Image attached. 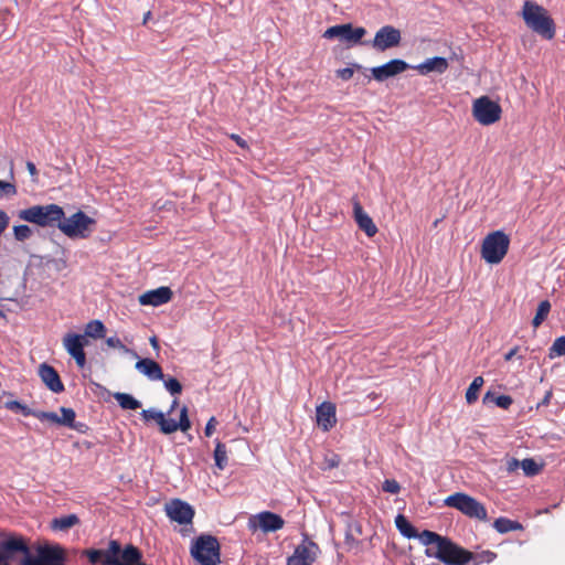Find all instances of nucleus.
<instances>
[{"label":"nucleus","instance_id":"obj_1","mask_svg":"<svg viewBox=\"0 0 565 565\" xmlns=\"http://www.w3.org/2000/svg\"><path fill=\"white\" fill-rule=\"evenodd\" d=\"M522 18L525 24L543 39H554L556 33L555 22L542 6L532 1H525L522 9Z\"/></svg>","mask_w":565,"mask_h":565},{"label":"nucleus","instance_id":"obj_2","mask_svg":"<svg viewBox=\"0 0 565 565\" xmlns=\"http://www.w3.org/2000/svg\"><path fill=\"white\" fill-rule=\"evenodd\" d=\"M67 554L60 544L36 543L31 545L30 554L20 559V565H65Z\"/></svg>","mask_w":565,"mask_h":565},{"label":"nucleus","instance_id":"obj_3","mask_svg":"<svg viewBox=\"0 0 565 565\" xmlns=\"http://www.w3.org/2000/svg\"><path fill=\"white\" fill-rule=\"evenodd\" d=\"M428 557L438 558L448 565H465L472 558L470 552L455 545L447 537H439V541L428 545L425 551Z\"/></svg>","mask_w":565,"mask_h":565},{"label":"nucleus","instance_id":"obj_4","mask_svg":"<svg viewBox=\"0 0 565 565\" xmlns=\"http://www.w3.org/2000/svg\"><path fill=\"white\" fill-rule=\"evenodd\" d=\"M20 220L41 227L58 228V223L64 216V210L57 204L33 205L18 213Z\"/></svg>","mask_w":565,"mask_h":565},{"label":"nucleus","instance_id":"obj_5","mask_svg":"<svg viewBox=\"0 0 565 565\" xmlns=\"http://www.w3.org/2000/svg\"><path fill=\"white\" fill-rule=\"evenodd\" d=\"M510 237L503 231L489 233L482 241L481 257L488 264H499L507 255Z\"/></svg>","mask_w":565,"mask_h":565},{"label":"nucleus","instance_id":"obj_6","mask_svg":"<svg viewBox=\"0 0 565 565\" xmlns=\"http://www.w3.org/2000/svg\"><path fill=\"white\" fill-rule=\"evenodd\" d=\"M191 555L199 565H217L220 563V543L210 534L200 535L191 546Z\"/></svg>","mask_w":565,"mask_h":565},{"label":"nucleus","instance_id":"obj_7","mask_svg":"<svg viewBox=\"0 0 565 565\" xmlns=\"http://www.w3.org/2000/svg\"><path fill=\"white\" fill-rule=\"evenodd\" d=\"M96 221L78 211L70 217L63 216L58 230L70 238H87L94 231Z\"/></svg>","mask_w":565,"mask_h":565},{"label":"nucleus","instance_id":"obj_8","mask_svg":"<svg viewBox=\"0 0 565 565\" xmlns=\"http://www.w3.org/2000/svg\"><path fill=\"white\" fill-rule=\"evenodd\" d=\"M164 512L172 522L183 525L180 530L182 536H188L193 532L192 524L195 512L188 502L173 499L166 503Z\"/></svg>","mask_w":565,"mask_h":565},{"label":"nucleus","instance_id":"obj_9","mask_svg":"<svg viewBox=\"0 0 565 565\" xmlns=\"http://www.w3.org/2000/svg\"><path fill=\"white\" fill-rule=\"evenodd\" d=\"M445 504L449 508L459 510L461 513L469 518H473L480 521L488 520L484 505L466 493L457 492L447 497L445 499Z\"/></svg>","mask_w":565,"mask_h":565},{"label":"nucleus","instance_id":"obj_10","mask_svg":"<svg viewBox=\"0 0 565 565\" xmlns=\"http://www.w3.org/2000/svg\"><path fill=\"white\" fill-rule=\"evenodd\" d=\"M127 546L122 550L118 541L111 540L107 550H84L82 554L88 558L92 564L102 563L103 565H125V555Z\"/></svg>","mask_w":565,"mask_h":565},{"label":"nucleus","instance_id":"obj_11","mask_svg":"<svg viewBox=\"0 0 565 565\" xmlns=\"http://www.w3.org/2000/svg\"><path fill=\"white\" fill-rule=\"evenodd\" d=\"M31 545H28L22 536L4 535L0 540V554H2V563L14 559L17 555H21V559H25L30 554Z\"/></svg>","mask_w":565,"mask_h":565},{"label":"nucleus","instance_id":"obj_12","mask_svg":"<svg viewBox=\"0 0 565 565\" xmlns=\"http://www.w3.org/2000/svg\"><path fill=\"white\" fill-rule=\"evenodd\" d=\"M473 117L482 125H491L500 119L501 107L489 97L482 96L475 100Z\"/></svg>","mask_w":565,"mask_h":565},{"label":"nucleus","instance_id":"obj_13","mask_svg":"<svg viewBox=\"0 0 565 565\" xmlns=\"http://www.w3.org/2000/svg\"><path fill=\"white\" fill-rule=\"evenodd\" d=\"M366 34V30L362 26L353 28L352 24H339L328 28L324 33V39L339 38L348 43H359Z\"/></svg>","mask_w":565,"mask_h":565},{"label":"nucleus","instance_id":"obj_14","mask_svg":"<svg viewBox=\"0 0 565 565\" xmlns=\"http://www.w3.org/2000/svg\"><path fill=\"white\" fill-rule=\"evenodd\" d=\"M401 31L393 25L382 26L374 35L372 45L375 50L384 52L401 44Z\"/></svg>","mask_w":565,"mask_h":565},{"label":"nucleus","instance_id":"obj_15","mask_svg":"<svg viewBox=\"0 0 565 565\" xmlns=\"http://www.w3.org/2000/svg\"><path fill=\"white\" fill-rule=\"evenodd\" d=\"M284 524L285 521L281 516L268 511L253 515L248 520V527L253 531L260 529L264 532H275L280 530Z\"/></svg>","mask_w":565,"mask_h":565},{"label":"nucleus","instance_id":"obj_16","mask_svg":"<svg viewBox=\"0 0 565 565\" xmlns=\"http://www.w3.org/2000/svg\"><path fill=\"white\" fill-rule=\"evenodd\" d=\"M88 344L85 335L76 334V333H67L63 338V345L67 353L75 359L76 364L79 367H84L86 364V354L84 352V347Z\"/></svg>","mask_w":565,"mask_h":565},{"label":"nucleus","instance_id":"obj_17","mask_svg":"<svg viewBox=\"0 0 565 565\" xmlns=\"http://www.w3.org/2000/svg\"><path fill=\"white\" fill-rule=\"evenodd\" d=\"M319 553V546L311 541L299 544L294 554L288 557L287 565H311Z\"/></svg>","mask_w":565,"mask_h":565},{"label":"nucleus","instance_id":"obj_18","mask_svg":"<svg viewBox=\"0 0 565 565\" xmlns=\"http://www.w3.org/2000/svg\"><path fill=\"white\" fill-rule=\"evenodd\" d=\"M408 67L409 65L405 61L395 58L381 66L373 67L371 72L376 81L383 82L390 77L405 72Z\"/></svg>","mask_w":565,"mask_h":565},{"label":"nucleus","instance_id":"obj_19","mask_svg":"<svg viewBox=\"0 0 565 565\" xmlns=\"http://www.w3.org/2000/svg\"><path fill=\"white\" fill-rule=\"evenodd\" d=\"M172 298V290L169 287H159L139 296L142 306L158 307L169 302Z\"/></svg>","mask_w":565,"mask_h":565},{"label":"nucleus","instance_id":"obj_20","mask_svg":"<svg viewBox=\"0 0 565 565\" xmlns=\"http://www.w3.org/2000/svg\"><path fill=\"white\" fill-rule=\"evenodd\" d=\"M39 375L42 382L53 393H62L64 391V385L60 379V375L53 366L46 363H42L39 367Z\"/></svg>","mask_w":565,"mask_h":565},{"label":"nucleus","instance_id":"obj_21","mask_svg":"<svg viewBox=\"0 0 565 565\" xmlns=\"http://www.w3.org/2000/svg\"><path fill=\"white\" fill-rule=\"evenodd\" d=\"M353 217L361 231L369 237L377 233V227L370 215L363 210L359 201L353 202Z\"/></svg>","mask_w":565,"mask_h":565},{"label":"nucleus","instance_id":"obj_22","mask_svg":"<svg viewBox=\"0 0 565 565\" xmlns=\"http://www.w3.org/2000/svg\"><path fill=\"white\" fill-rule=\"evenodd\" d=\"M316 417L318 426L324 431L330 430L335 422V406L332 403L324 402L317 407Z\"/></svg>","mask_w":565,"mask_h":565},{"label":"nucleus","instance_id":"obj_23","mask_svg":"<svg viewBox=\"0 0 565 565\" xmlns=\"http://www.w3.org/2000/svg\"><path fill=\"white\" fill-rule=\"evenodd\" d=\"M449 67L447 58L441 56H435L425 60L423 63L414 66L420 75H428L429 73L444 74Z\"/></svg>","mask_w":565,"mask_h":565},{"label":"nucleus","instance_id":"obj_24","mask_svg":"<svg viewBox=\"0 0 565 565\" xmlns=\"http://www.w3.org/2000/svg\"><path fill=\"white\" fill-rule=\"evenodd\" d=\"M136 369L151 381L164 380L161 366L151 359L139 360Z\"/></svg>","mask_w":565,"mask_h":565},{"label":"nucleus","instance_id":"obj_25","mask_svg":"<svg viewBox=\"0 0 565 565\" xmlns=\"http://www.w3.org/2000/svg\"><path fill=\"white\" fill-rule=\"evenodd\" d=\"M140 415L145 422L154 420L159 425L162 434L168 435V431L173 428L171 427V423H168V418L161 411L156 408L143 409Z\"/></svg>","mask_w":565,"mask_h":565},{"label":"nucleus","instance_id":"obj_26","mask_svg":"<svg viewBox=\"0 0 565 565\" xmlns=\"http://www.w3.org/2000/svg\"><path fill=\"white\" fill-rule=\"evenodd\" d=\"M79 519L76 514H67L60 518H55L51 521V527L54 531H67L71 527L77 525Z\"/></svg>","mask_w":565,"mask_h":565},{"label":"nucleus","instance_id":"obj_27","mask_svg":"<svg viewBox=\"0 0 565 565\" xmlns=\"http://www.w3.org/2000/svg\"><path fill=\"white\" fill-rule=\"evenodd\" d=\"M106 328L100 320H92L85 326L84 334L85 339H102L105 337Z\"/></svg>","mask_w":565,"mask_h":565},{"label":"nucleus","instance_id":"obj_28","mask_svg":"<svg viewBox=\"0 0 565 565\" xmlns=\"http://www.w3.org/2000/svg\"><path fill=\"white\" fill-rule=\"evenodd\" d=\"M168 423H171V427H173L171 430L168 431L169 434L175 433L177 430L186 431L191 428V423L188 416V408L183 406L180 411V418L179 422L168 418Z\"/></svg>","mask_w":565,"mask_h":565},{"label":"nucleus","instance_id":"obj_29","mask_svg":"<svg viewBox=\"0 0 565 565\" xmlns=\"http://www.w3.org/2000/svg\"><path fill=\"white\" fill-rule=\"evenodd\" d=\"M114 398L122 409L135 411L141 407V403L128 393H115Z\"/></svg>","mask_w":565,"mask_h":565},{"label":"nucleus","instance_id":"obj_30","mask_svg":"<svg viewBox=\"0 0 565 565\" xmlns=\"http://www.w3.org/2000/svg\"><path fill=\"white\" fill-rule=\"evenodd\" d=\"M395 525L405 537L413 539L417 536V531L404 515L398 514L395 518Z\"/></svg>","mask_w":565,"mask_h":565},{"label":"nucleus","instance_id":"obj_31","mask_svg":"<svg viewBox=\"0 0 565 565\" xmlns=\"http://www.w3.org/2000/svg\"><path fill=\"white\" fill-rule=\"evenodd\" d=\"M214 460L215 466L220 470H224L227 467L228 463V457H227V449L225 444L221 441H216L215 449H214Z\"/></svg>","mask_w":565,"mask_h":565},{"label":"nucleus","instance_id":"obj_32","mask_svg":"<svg viewBox=\"0 0 565 565\" xmlns=\"http://www.w3.org/2000/svg\"><path fill=\"white\" fill-rule=\"evenodd\" d=\"M493 526L500 533H507V532L516 531V530L522 529V525L519 522L512 521L507 518L497 519L494 521Z\"/></svg>","mask_w":565,"mask_h":565},{"label":"nucleus","instance_id":"obj_33","mask_svg":"<svg viewBox=\"0 0 565 565\" xmlns=\"http://www.w3.org/2000/svg\"><path fill=\"white\" fill-rule=\"evenodd\" d=\"M484 381L481 376H477L473 379L471 384L469 385L466 392V399L468 404H472L478 399V393L482 387Z\"/></svg>","mask_w":565,"mask_h":565},{"label":"nucleus","instance_id":"obj_34","mask_svg":"<svg viewBox=\"0 0 565 565\" xmlns=\"http://www.w3.org/2000/svg\"><path fill=\"white\" fill-rule=\"evenodd\" d=\"M550 310H551V303L547 300L540 302L536 313H535V317L532 320V324L534 328H537L541 326V323L546 319L547 315L550 313Z\"/></svg>","mask_w":565,"mask_h":565},{"label":"nucleus","instance_id":"obj_35","mask_svg":"<svg viewBox=\"0 0 565 565\" xmlns=\"http://www.w3.org/2000/svg\"><path fill=\"white\" fill-rule=\"evenodd\" d=\"M142 554L134 545H127V552L125 555V565H146L141 563Z\"/></svg>","mask_w":565,"mask_h":565},{"label":"nucleus","instance_id":"obj_36","mask_svg":"<svg viewBox=\"0 0 565 565\" xmlns=\"http://www.w3.org/2000/svg\"><path fill=\"white\" fill-rule=\"evenodd\" d=\"M489 402H493L497 406H499L503 409H508L511 406L513 401H512L511 396H509V395H500V396L494 397L490 392H488L483 396V403L487 404Z\"/></svg>","mask_w":565,"mask_h":565},{"label":"nucleus","instance_id":"obj_37","mask_svg":"<svg viewBox=\"0 0 565 565\" xmlns=\"http://www.w3.org/2000/svg\"><path fill=\"white\" fill-rule=\"evenodd\" d=\"M61 413H62V416H60V425H63V426H66L70 428H75L76 414H75L74 409L61 407Z\"/></svg>","mask_w":565,"mask_h":565},{"label":"nucleus","instance_id":"obj_38","mask_svg":"<svg viewBox=\"0 0 565 565\" xmlns=\"http://www.w3.org/2000/svg\"><path fill=\"white\" fill-rule=\"evenodd\" d=\"M565 355V335L555 339L552 347L550 348L548 356L551 359L559 358Z\"/></svg>","mask_w":565,"mask_h":565},{"label":"nucleus","instance_id":"obj_39","mask_svg":"<svg viewBox=\"0 0 565 565\" xmlns=\"http://www.w3.org/2000/svg\"><path fill=\"white\" fill-rule=\"evenodd\" d=\"M13 234L17 241L24 242L32 236L33 231L28 225H17L13 227Z\"/></svg>","mask_w":565,"mask_h":565},{"label":"nucleus","instance_id":"obj_40","mask_svg":"<svg viewBox=\"0 0 565 565\" xmlns=\"http://www.w3.org/2000/svg\"><path fill=\"white\" fill-rule=\"evenodd\" d=\"M416 537H418L419 542L427 547L434 542L439 541V537L441 536L435 532L425 530L420 534L417 533Z\"/></svg>","mask_w":565,"mask_h":565},{"label":"nucleus","instance_id":"obj_41","mask_svg":"<svg viewBox=\"0 0 565 565\" xmlns=\"http://www.w3.org/2000/svg\"><path fill=\"white\" fill-rule=\"evenodd\" d=\"M6 407L10 411L20 412L24 416H33L35 411L30 409L28 406L21 404L18 401H11L6 404Z\"/></svg>","mask_w":565,"mask_h":565},{"label":"nucleus","instance_id":"obj_42","mask_svg":"<svg viewBox=\"0 0 565 565\" xmlns=\"http://www.w3.org/2000/svg\"><path fill=\"white\" fill-rule=\"evenodd\" d=\"M521 468L526 476H534L540 471V466L533 459H523Z\"/></svg>","mask_w":565,"mask_h":565},{"label":"nucleus","instance_id":"obj_43","mask_svg":"<svg viewBox=\"0 0 565 565\" xmlns=\"http://www.w3.org/2000/svg\"><path fill=\"white\" fill-rule=\"evenodd\" d=\"M33 416L40 419L41 422L49 420L60 425V416L56 413L36 411L33 413Z\"/></svg>","mask_w":565,"mask_h":565},{"label":"nucleus","instance_id":"obj_44","mask_svg":"<svg viewBox=\"0 0 565 565\" xmlns=\"http://www.w3.org/2000/svg\"><path fill=\"white\" fill-rule=\"evenodd\" d=\"M164 387L170 392V394L172 395H178L181 393L182 391V385L181 383L174 379V377H169L167 380H164Z\"/></svg>","mask_w":565,"mask_h":565},{"label":"nucleus","instance_id":"obj_45","mask_svg":"<svg viewBox=\"0 0 565 565\" xmlns=\"http://www.w3.org/2000/svg\"><path fill=\"white\" fill-rule=\"evenodd\" d=\"M17 193V188L13 183L0 180V199L4 196H12Z\"/></svg>","mask_w":565,"mask_h":565},{"label":"nucleus","instance_id":"obj_46","mask_svg":"<svg viewBox=\"0 0 565 565\" xmlns=\"http://www.w3.org/2000/svg\"><path fill=\"white\" fill-rule=\"evenodd\" d=\"M385 492L397 494L401 490L399 483L394 479H386L382 486Z\"/></svg>","mask_w":565,"mask_h":565},{"label":"nucleus","instance_id":"obj_47","mask_svg":"<svg viewBox=\"0 0 565 565\" xmlns=\"http://www.w3.org/2000/svg\"><path fill=\"white\" fill-rule=\"evenodd\" d=\"M354 74V70L351 67H344L337 71L338 77H340L343 81H349L352 78Z\"/></svg>","mask_w":565,"mask_h":565},{"label":"nucleus","instance_id":"obj_48","mask_svg":"<svg viewBox=\"0 0 565 565\" xmlns=\"http://www.w3.org/2000/svg\"><path fill=\"white\" fill-rule=\"evenodd\" d=\"M478 557H479V559L476 561V563H481V562L491 563L497 557V555L493 552L486 551V552H482L481 554H479Z\"/></svg>","mask_w":565,"mask_h":565},{"label":"nucleus","instance_id":"obj_49","mask_svg":"<svg viewBox=\"0 0 565 565\" xmlns=\"http://www.w3.org/2000/svg\"><path fill=\"white\" fill-rule=\"evenodd\" d=\"M106 344L109 347V348H114V349H119V348H124V343L121 342V340L117 337H109L106 339Z\"/></svg>","mask_w":565,"mask_h":565},{"label":"nucleus","instance_id":"obj_50","mask_svg":"<svg viewBox=\"0 0 565 565\" xmlns=\"http://www.w3.org/2000/svg\"><path fill=\"white\" fill-rule=\"evenodd\" d=\"M9 225V216L4 211H0V235Z\"/></svg>","mask_w":565,"mask_h":565},{"label":"nucleus","instance_id":"obj_51","mask_svg":"<svg viewBox=\"0 0 565 565\" xmlns=\"http://www.w3.org/2000/svg\"><path fill=\"white\" fill-rule=\"evenodd\" d=\"M216 424H217V422H216L215 417H211L209 419V422L205 426V431H204L207 437H210L213 434Z\"/></svg>","mask_w":565,"mask_h":565},{"label":"nucleus","instance_id":"obj_52","mask_svg":"<svg viewBox=\"0 0 565 565\" xmlns=\"http://www.w3.org/2000/svg\"><path fill=\"white\" fill-rule=\"evenodd\" d=\"M326 463L328 466V468H335L339 466L340 463V459L337 455H332L331 457L329 458H326Z\"/></svg>","mask_w":565,"mask_h":565},{"label":"nucleus","instance_id":"obj_53","mask_svg":"<svg viewBox=\"0 0 565 565\" xmlns=\"http://www.w3.org/2000/svg\"><path fill=\"white\" fill-rule=\"evenodd\" d=\"M519 467H521V461L516 460V459H511L509 462H508V470L510 472L516 470Z\"/></svg>","mask_w":565,"mask_h":565},{"label":"nucleus","instance_id":"obj_54","mask_svg":"<svg viewBox=\"0 0 565 565\" xmlns=\"http://www.w3.org/2000/svg\"><path fill=\"white\" fill-rule=\"evenodd\" d=\"M26 169L29 170L30 174L32 177H35L38 174V170H36V167L33 162L31 161H28L26 162Z\"/></svg>","mask_w":565,"mask_h":565},{"label":"nucleus","instance_id":"obj_55","mask_svg":"<svg viewBox=\"0 0 565 565\" xmlns=\"http://www.w3.org/2000/svg\"><path fill=\"white\" fill-rule=\"evenodd\" d=\"M118 350H120L125 354H129L132 358H138L137 352L131 350V349H129V348H127L125 344H124V348H119Z\"/></svg>","mask_w":565,"mask_h":565},{"label":"nucleus","instance_id":"obj_56","mask_svg":"<svg viewBox=\"0 0 565 565\" xmlns=\"http://www.w3.org/2000/svg\"><path fill=\"white\" fill-rule=\"evenodd\" d=\"M518 352V348H513L512 350H510L505 355H504V359L505 361H510L513 359V356L516 354Z\"/></svg>","mask_w":565,"mask_h":565},{"label":"nucleus","instance_id":"obj_57","mask_svg":"<svg viewBox=\"0 0 565 565\" xmlns=\"http://www.w3.org/2000/svg\"><path fill=\"white\" fill-rule=\"evenodd\" d=\"M150 344L152 345L153 349H156V350L159 349L158 339L156 337L150 338Z\"/></svg>","mask_w":565,"mask_h":565},{"label":"nucleus","instance_id":"obj_58","mask_svg":"<svg viewBox=\"0 0 565 565\" xmlns=\"http://www.w3.org/2000/svg\"><path fill=\"white\" fill-rule=\"evenodd\" d=\"M177 405H178V399H174L171 404L169 412H168L169 415L173 412V409L175 408Z\"/></svg>","mask_w":565,"mask_h":565},{"label":"nucleus","instance_id":"obj_59","mask_svg":"<svg viewBox=\"0 0 565 565\" xmlns=\"http://www.w3.org/2000/svg\"><path fill=\"white\" fill-rule=\"evenodd\" d=\"M231 139H232L233 141H236V142L243 141V140L241 139V137H239V136H237V135H232V136H231Z\"/></svg>","mask_w":565,"mask_h":565},{"label":"nucleus","instance_id":"obj_60","mask_svg":"<svg viewBox=\"0 0 565 565\" xmlns=\"http://www.w3.org/2000/svg\"><path fill=\"white\" fill-rule=\"evenodd\" d=\"M151 12L148 11L143 17V23H147L148 19L150 18Z\"/></svg>","mask_w":565,"mask_h":565},{"label":"nucleus","instance_id":"obj_61","mask_svg":"<svg viewBox=\"0 0 565 565\" xmlns=\"http://www.w3.org/2000/svg\"><path fill=\"white\" fill-rule=\"evenodd\" d=\"M238 145H239L241 147H244V146H246V143H244V142H241V143H238Z\"/></svg>","mask_w":565,"mask_h":565},{"label":"nucleus","instance_id":"obj_62","mask_svg":"<svg viewBox=\"0 0 565 565\" xmlns=\"http://www.w3.org/2000/svg\"><path fill=\"white\" fill-rule=\"evenodd\" d=\"M0 316H1V317H4V313H3L1 310H0Z\"/></svg>","mask_w":565,"mask_h":565},{"label":"nucleus","instance_id":"obj_63","mask_svg":"<svg viewBox=\"0 0 565 565\" xmlns=\"http://www.w3.org/2000/svg\"><path fill=\"white\" fill-rule=\"evenodd\" d=\"M0 563H2V554H0Z\"/></svg>","mask_w":565,"mask_h":565},{"label":"nucleus","instance_id":"obj_64","mask_svg":"<svg viewBox=\"0 0 565 565\" xmlns=\"http://www.w3.org/2000/svg\"><path fill=\"white\" fill-rule=\"evenodd\" d=\"M0 565H8V564H6V562H4L3 564H0Z\"/></svg>","mask_w":565,"mask_h":565}]
</instances>
